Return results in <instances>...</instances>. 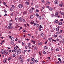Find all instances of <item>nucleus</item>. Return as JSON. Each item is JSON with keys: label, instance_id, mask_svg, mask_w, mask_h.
Masks as SVG:
<instances>
[{"label": "nucleus", "instance_id": "49", "mask_svg": "<svg viewBox=\"0 0 64 64\" xmlns=\"http://www.w3.org/2000/svg\"><path fill=\"white\" fill-rule=\"evenodd\" d=\"M10 11H12V10H12V8H10Z\"/></svg>", "mask_w": 64, "mask_h": 64}, {"label": "nucleus", "instance_id": "7", "mask_svg": "<svg viewBox=\"0 0 64 64\" xmlns=\"http://www.w3.org/2000/svg\"><path fill=\"white\" fill-rule=\"evenodd\" d=\"M12 8H15V6L13 5H12L10 6Z\"/></svg>", "mask_w": 64, "mask_h": 64}, {"label": "nucleus", "instance_id": "60", "mask_svg": "<svg viewBox=\"0 0 64 64\" xmlns=\"http://www.w3.org/2000/svg\"><path fill=\"white\" fill-rule=\"evenodd\" d=\"M26 51H27V50H24V52H26Z\"/></svg>", "mask_w": 64, "mask_h": 64}, {"label": "nucleus", "instance_id": "52", "mask_svg": "<svg viewBox=\"0 0 64 64\" xmlns=\"http://www.w3.org/2000/svg\"><path fill=\"white\" fill-rule=\"evenodd\" d=\"M4 16H7V14H6L4 15Z\"/></svg>", "mask_w": 64, "mask_h": 64}, {"label": "nucleus", "instance_id": "46", "mask_svg": "<svg viewBox=\"0 0 64 64\" xmlns=\"http://www.w3.org/2000/svg\"><path fill=\"white\" fill-rule=\"evenodd\" d=\"M27 61H28V62H29V61H30V60L29 58H28L27 60Z\"/></svg>", "mask_w": 64, "mask_h": 64}, {"label": "nucleus", "instance_id": "51", "mask_svg": "<svg viewBox=\"0 0 64 64\" xmlns=\"http://www.w3.org/2000/svg\"><path fill=\"white\" fill-rule=\"evenodd\" d=\"M59 42L60 43H63V42H62L61 41H59Z\"/></svg>", "mask_w": 64, "mask_h": 64}, {"label": "nucleus", "instance_id": "29", "mask_svg": "<svg viewBox=\"0 0 64 64\" xmlns=\"http://www.w3.org/2000/svg\"><path fill=\"white\" fill-rule=\"evenodd\" d=\"M39 7V6L38 5H36V8H38Z\"/></svg>", "mask_w": 64, "mask_h": 64}, {"label": "nucleus", "instance_id": "41", "mask_svg": "<svg viewBox=\"0 0 64 64\" xmlns=\"http://www.w3.org/2000/svg\"><path fill=\"white\" fill-rule=\"evenodd\" d=\"M30 23L31 24H34V22H31Z\"/></svg>", "mask_w": 64, "mask_h": 64}, {"label": "nucleus", "instance_id": "38", "mask_svg": "<svg viewBox=\"0 0 64 64\" xmlns=\"http://www.w3.org/2000/svg\"><path fill=\"white\" fill-rule=\"evenodd\" d=\"M61 15H64V12H62L61 13Z\"/></svg>", "mask_w": 64, "mask_h": 64}, {"label": "nucleus", "instance_id": "47", "mask_svg": "<svg viewBox=\"0 0 64 64\" xmlns=\"http://www.w3.org/2000/svg\"><path fill=\"white\" fill-rule=\"evenodd\" d=\"M5 54V55H7V54H8V53L7 52H6Z\"/></svg>", "mask_w": 64, "mask_h": 64}, {"label": "nucleus", "instance_id": "54", "mask_svg": "<svg viewBox=\"0 0 64 64\" xmlns=\"http://www.w3.org/2000/svg\"><path fill=\"white\" fill-rule=\"evenodd\" d=\"M13 57H15V54H13Z\"/></svg>", "mask_w": 64, "mask_h": 64}, {"label": "nucleus", "instance_id": "50", "mask_svg": "<svg viewBox=\"0 0 64 64\" xmlns=\"http://www.w3.org/2000/svg\"><path fill=\"white\" fill-rule=\"evenodd\" d=\"M35 62H36V63H37V62H38V60H35Z\"/></svg>", "mask_w": 64, "mask_h": 64}, {"label": "nucleus", "instance_id": "62", "mask_svg": "<svg viewBox=\"0 0 64 64\" xmlns=\"http://www.w3.org/2000/svg\"><path fill=\"white\" fill-rule=\"evenodd\" d=\"M30 64H33V62H30Z\"/></svg>", "mask_w": 64, "mask_h": 64}, {"label": "nucleus", "instance_id": "31", "mask_svg": "<svg viewBox=\"0 0 64 64\" xmlns=\"http://www.w3.org/2000/svg\"><path fill=\"white\" fill-rule=\"evenodd\" d=\"M44 48L45 49H47V46H45L44 47Z\"/></svg>", "mask_w": 64, "mask_h": 64}, {"label": "nucleus", "instance_id": "11", "mask_svg": "<svg viewBox=\"0 0 64 64\" xmlns=\"http://www.w3.org/2000/svg\"><path fill=\"white\" fill-rule=\"evenodd\" d=\"M32 61L34 63H35V60H34V58H32L31 59Z\"/></svg>", "mask_w": 64, "mask_h": 64}, {"label": "nucleus", "instance_id": "28", "mask_svg": "<svg viewBox=\"0 0 64 64\" xmlns=\"http://www.w3.org/2000/svg\"><path fill=\"white\" fill-rule=\"evenodd\" d=\"M43 53H44V54H46V52H45L44 51H43Z\"/></svg>", "mask_w": 64, "mask_h": 64}, {"label": "nucleus", "instance_id": "63", "mask_svg": "<svg viewBox=\"0 0 64 64\" xmlns=\"http://www.w3.org/2000/svg\"><path fill=\"white\" fill-rule=\"evenodd\" d=\"M59 37L60 38H62V36H59Z\"/></svg>", "mask_w": 64, "mask_h": 64}, {"label": "nucleus", "instance_id": "4", "mask_svg": "<svg viewBox=\"0 0 64 64\" xmlns=\"http://www.w3.org/2000/svg\"><path fill=\"white\" fill-rule=\"evenodd\" d=\"M58 24H59L60 25H62L63 24L62 22H58Z\"/></svg>", "mask_w": 64, "mask_h": 64}, {"label": "nucleus", "instance_id": "20", "mask_svg": "<svg viewBox=\"0 0 64 64\" xmlns=\"http://www.w3.org/2000/svg\"><path fill=\"white\" fill-rule=\"evenodd\" d=\"M52 39V38H48V40H49V41H51Z\"/></svg>", "mask_w": 64, "mask_h": 64}, {"label": "nucleus", "instance_id": "58", "mask_svg": "<svg viewBox=\"0 0 64 64\" xmlns=\"http://www.w3.org/2000/svg\"><path fill=\"white\" fill-rule=\"evenodd\" d=\"M17 40H18V39H17V38H16L15 40V41H17Z\"/></svg>", "mask_w": 64, "mask_h": 64}, {"label": "nucleus", "instance_id": "45", "mask_svg": "<svg viewBox=\"0 0 64 64\" xmlns=\"http://www.w3.org/2000/svg\"><path fill=\"white\" fill-rule=\"evenodd\" d=\"M38 30H39V31H41L42 29H41V28H39L38 29Z\"/></svg>", "mask_w": 64, "mask_h": 64}, {"label": "nucleus", "instance_id": "27", "mask_svg": "<svg viewBox=\"0 0 64 64\" xmlns=\"http://www.w3.org/2000/svg\"><path fill=\"white\" fill-rule=\"evenodd\" d=\"M60 34V32H56V34L57 35H58Z\"/></svg>", "mask_w": 64, "mask_h": 64}, {"label": "nucleus", "instance_id": "12", "mask_svg": "<svg viewBox=\"0 0 64 64\" xmlns=\"http://www.w3.org/2000/svg\"><path fill=\"white\" fill-rule=\"evenodd\" d=\"M30 19H33V16L32 15H31L30 16Z\"/></svg>", "mask_w": 64, "mask_h": 64}, {"label": "nucleus", "instance_id": "59", "mask_svg": "<svg viewBox=\"0 0 64 64\" xmlns=\"http://www.w3.org/2000/svg\"><path fill=\"white\" fill-rule=\"evenodd\" d=\"M3 4H4V5H5V4H6V3H5V2H4L3 3Z\"/></svg>", "mask_w": 64, "mask_h": 64}, {"label": "nucleus", "instance_id": "5", "mask_svg": "<svg viewBox=\"0 0 64 64\" xmlns=\"http://www.w3.org/2000/svg\"><path fill=\"white\" fill-rule=\"evenodd\" d=\"M54 3L56 4H58V0H56L55 1Z\"/></svg>", "mask_w": 64, "mask_h": 64}, {"label": "nucleus", "instance_id": "40", "mask_svg": "<svg viewBox=\"0 0 64 64\" xmlns=\"http://www.w3.org/2000/svg\"><path fill=\"white\" fill-rule=\"evenodd\" d=\"M44 35V34L43 33H42L41 34V36H43Z\"/></svg>", "mask_w": 64, "mask_h": 64}, {"label": "nucleus", "instance_id": "37", "mask_svg": "<svg viewBox=\"0 0 64 64\" xmlns=\"http://www.w3.org/2000/svg\"><path fill=\"white\" fill-rule=\"evenodd\" d=\"M28 46H30L31 45V44L30 43H28Z\"/></svg>", "mask_w": 64, "mask_h": 64}, {"label": "nucleus", "instance_id": "17", "mask_svg": "<svg viewBox=\"0 0 64 64\" xmlns=\"http://www.w3.org/2000/svg\"><path fill=\"white\" fill-rule=\"evenodd\" d=\"M42 19L44 20V19H45L44 18V16L42 15Z\"/></svg>", "mask_w": 64, "mask_h": 64}, {"label": "nucleus", "instance_id": "36", "mask_svg": "<svg viewBox=\"0 0 64 64\" xmlns=\"http://www.w3.org/2000/svg\"><path fill=\"white\" fill-rule=\"evenodd\" d=\"M41 16H40L39 17V19L40 20H41Z\"/></svg>", "mask_w": 64, "mask_h": 64}, {"label": "nucleus", "instance_id": "18", "mask_svg": "<svg viewBox=\"0 0 64 64\" xmlns=\"http://www.w3.org/2000/svg\"><path fill=\"white\" fill-rule=\"evenodd\" d=\"M59 6H60V7H62L63 6V4H59Z\"/></svg>", "mask_w": 64, "mask_h": 64}, {"label": "nucleus", "instance_id": "30", "mask_svg": "<svg viewBox=\"0 0 64 64\" xmlns=\"http://www.w3.org/2000/svg\"><path fill=\"white\" fill-rule=\"evenodd\" d=\"M36 16H37V17H39V14H36Z\"/></svg>", "mask_w": 64, "mask_h": 64}, {"label": "nucleus", "instance_id": "22", "mask_svg": "<svg viewBox=\"0 0 64 64\" xmlns=\"http://www.w3.org/2000/svg\"><path fill=\"white\" fill-rule=\"evenodd\" d=\"M49 10L50 11H52V10H53V8H49Z\"/></svg>", "mask_w": 64, "mask_h": 64}, {"label": "nucleus", "instance_id": "34", "mask_svg": "<svg viewBox=\"0 0 64 64\" xmlns=\"http://www.w3.org/2000/svg\"><path fill=\"white\" fill-rule=\"evenodd\" d=\"M9 26H11L12 25V23H10L9 24Z\"/></svg>", "mask_w": 64, "mask_h": 64}, {"label": "nucleus", "instance_id": "55", "mask_svg": "<svg viewBox=\"0 0 64 64\" xmlns=\"http://www.w3.org/2000/svg\"><path fill=\"white\" fill-rule=\"evenodd\" d=\"M54 36L55 37H57V35L55 34L54 35Z\"/></svg>", "mask_w": 64, "mask_h": 64}, {"label": "nucleus", "instance_id": "35", "mask_svg": "<svg viewBox=\"0 0 64 64\" xmlns=\"http://www.w3.org/2000/svg\"><path fill=\"white\" fill-rule=\"evenodd\" d=\"M22 31L24 32H26V31L24 30H23Z\"/></svg>", "mask_w": 64, "mask_h": 64}, {"label": "nucleus", "instance_id": "1", "mask_svg": "<svg viewBox=\"0 0 64 64\" xmlns=\"http://www.w3.org/2000/svg\"><path fill=\"white\" fill-rule=\"evenodd\" d=\"M22 52V50L20 49H18L17 50V51H16L15 52V54L16 55L19 54Z\"/></svg>", "mask_w": 64, "mask_h": 64}, {"label": "nucleus", "instance_id": "26", "mask_svg": "<svg viewBox=\"0 0 64 64\" xmlns=\"http://www.w3.org/2000/svg\"><path fill=\"white\" fill-rule=\"evenodd\" d=\"M32 10L31 9H30V13H31L32 12Z\"/></svg>", "mask_w": 64, "mask_h": 64}, {"label": "nucleus", "instance_id": "6", "mask_svg": "<svg viewBox=\"0 0 64 64\" xmlns=\"http://www.w3.org/2000/svg\"><path fill=\"white\" fill-rule=\"evenodd\" d=\"M58 12H56V13L55 16L56 17H58Z\"/></svg>", "mask_w": 64, "mask_h": 64}, {"label": "nucleus", "instance_id": "21", "mask_svg": "<svg viewBox=\"0 0 64 64\" xmlns=\"http://www.w3.org/2000/svg\"><path fill=\"white\" fill-rule=\"evenodd\" d=\"M24 15H25L27 14V12H23Z\"/></svg>", "mask_w": 64, "mask_h": 64}, {"label": "nucleus", "instance_id": "44", "mask_svg": "<svg viewBox=\"0 0 64 64\" xmlns=\"http://www.w3.org/2000/svg\"><path fill=\"white\" fill-rule=\"evenodd\" d=\"M30 51H31L30 50H29L28 51V52H30Z\"/></svg>", "mask_w": 64, "mask_h": 64}, {"label": "nucleus", "instance_id": "43", "mask_svg": "<svg viewBox=\"0 0 64 64\" xmlns=\"http://www.w3.org/2000/svg\"><path fill=\"white\" fill-rule=\"evenodd\" d=\"M22 21H23V22H26L25 20H24V19H23V20H22Z\"/></svg>", "mask_w": 64, "mask_h": 64}, {"label": "nucleus", "instance_id": "15", "mask_svg": "<svg viewBox=\"0 0 64 64\" xmlns=\"http://www.w3.org/2000/svg\"><path fill=\"white\" fill-rule=\"evenodd\" d=\"M20 61L21 63H23L24 61L23 60V59L21 58V60H20Z\"/></svg>", "mask_w": 64, "mask_h": 64}, {"label": "nucleus", "instance_id": "32", "mask_svg": "<svg viewBox=\"0 0 64 64\" xmlns=\"http://www.w3.org/2000/svg\"><path fill=\"white\" fill-rule=\"evenodd\" d=\"M42 3H45V2H44V0H42Z\"/></svg>", "mask_w": 64, "mask_h": 64}, {"label": "nucleus", "instance_id": "10", "mask_svg": "<svg viewBox=\"0 0 64 64\" xmlns=\"http://www.w3.org/2000/svg\"><path fill=\"white\" fill-rule=\"evenodd\" d=\"M34 49L35 50H37L38 49V48L37 47L35 46L34 48Z\"/></svg>", "mask_w": 64, "mask_h": 64}, {"label": "nucleus", "instance_id": "61", "mask_svg": "<svg viewBox=\"0 0 64 64\" xmlns=\"http://www.w3.org/2000/svg\"><path fill=\"white\" fill-rule=\"evenodd\" d=\"M36 12H39V10H36Z\"/></svg>", "mask_w": 64, "mask_h": 64}, {"label": "nucleus", "instance_id": "42", "mask_svg": "<svg viewBox=\"0 0 64 64\" xmlns=\"http://www.w3.org/2000/svg\"><path fill=\"white\" fill-rule=\"evenodd\" d=\"M39 27H40V28H43V27H42V26H41V25Z\"/></svg>", "mask_w": 64, "mask_h": 64}, {"label": "nucleus", "instance_id": "64", "mask_svg": "<svg viewBox=\"0 0 64 64\" xmlns=\"http://www.w3.org/2000/svg\"><path fill=\"white\" fill-rule=\"evenodd\" d=\"M58 57H60V54H58Z\"/></svg>", "mask_w": 64, "mask_h": 64}, {"label": "nucleus", "instance_id": "53", "mask_svg": "<svg viewBox=\"0 0 64 64\" xmlns=\"http://www.w3.org/2000/svg\"><path fill=\"white\" fill-rule=\"evenodd\" d=\"M10 58H9L8 60V61H9V60H10Z\"/></svg>", "mask_w": 64, "mask_h": 64}, {"label": "nucleus", "instance_id": "13", "mask_svg": "<svg viewBox=\"0 0 64 64\" xmlns=\"http://www.w3.org/2000/svg\"><path fill=\"white\" fill-rule=\"evenodd\" d=\"M1 52L2 54H3V52H4V50H3V49H2L1 50Z\"/></svg>", "mask_w": 64, "mask_h": 64}, {"label": "nucleus", "instance_id": "57", "mask_svg": "<svg viewBox=\"0 0 64 64\" xmlns=\"http://www.w3.org/2000/svg\"><path fill=\"white\" fill-rule=\"evenodd\" d=\"M14 49H15V50H17V48H16V47H15L14 48Z\"/></svg>", "mask_w": 64, "mask_h": 64}, {"label": "nucleus", "instance_id": "39", "mask_svg": "<svg viewBox=\"0 0 64 64\" xmlns=\"http://www.w3.org/2000/svg\"><path fill=\"white\" fill-rule=\"evenodd\" d=\"M56 50L57 51H59V49L58 48H57L56 49Z\"/></svg>", "mask_w": 64, "mask_h": 64}, {"label": "nucleus", "instance_id": "16", "mask_svg": "<svg viewBox=\"0 0 64 64\" xmlns=\"http://www.w3.org/2000/svg\"><path fill=\"white\" fill-rule=\"evenodd\" d=\"M42 44V42H40L38 44V45H41Z\"/></svg>", "mask_w": 64, "mask_h": 64}, {"label": "nucleus", "instance_id": "3", "mask_svg": "<svg viewBox=\"0 0 64 64\" xmlns=\"http://www.w3.org/2000/svg\"><path fill=\"white\" fill-rule=\"evenodd\" d=\"M23 20V18H18V20L20 22H22V20Z\"/></svg>", "mask_w": 64, "mask_h": 64}, {"label": "nucleus", "instance_id": "9", "mask_svg": "<svg viewBox=\"0 0 64 64\" xmlns=\"http://www.w3.org/2000/svg\"><path fill=\"white\" fill-rule=\"evenodd\" d=\"M8 29H11L12 28V26H9L8 27Z\"/></svg>", "mask_w": 64, "mask_h": 64}, {"label": "nucleus", "instance_id": "48", "mask_svg": "<svg viewBox=\"0 0 64 64\" xmlns=\"http://www.w3.org/2000/svg\"><path fill=\"white\" fill-rule=\"evenodd\" d=\"M36 23H35L34 24V26H35L36 25Z\"/></svg>", "mask_w": 64, "mask_h": 64}, {"label": "nucleus", "instance_id": "14", "mask_svg": "<svg viewBox=\"0 0 64 64\" xmlns=\"http://www.w3.org/2000/svg\"><path fill=\"white\" fill-rule=\"evenodd\" d=\"M31 42H32V43H33V44H35V41L33 40H31Z\"/></svg>", "mask_w": 64, "mask_h": 64}, {"label": "nucleus", "instance_id": "56", "mask_svg": "<svg viewBox=\"0 0 64 64\" xmlns=\"http://www.w3.org/2000/svg\"><path fill=\"white\" fill-rule=\"evenodd\" d=\"M58 60L60 61H61V59L60 58H58Z\"/></svg>", "mask_w": 64, "mask_h": 64}, {"label": "nucleus", "instance_id": "8", "mask_svg": "<svg viewBox=\"0 0 64 64\" xmlns=\"http://www.w3.org/2000/svg\"><path fill=\"white\" fill-rule=\"evenodd\" d=\"M25 4L26 5H29V3L28 2H25Z\"/></svg>", "mask_w": 64, "mask_h": 64}, {"label": "nucleus", "instance_id": "19", "mask_svg": "<svg viewBox=\"0 0 64 64\" xmlns=\"http://www.w3.org/2000/svg\"><path fill=\"white\" fill-rule=\"evenodd\" d=\"M58 20H55L54 21V22L55 23H58Z\"/></svg>", "mask_w": 64, "mask_h": 64}, {"label": "nucleus", "instance_id": "25", "mask_svg": "<svg viewBox=\"0 0 64 64\" xmlns=\"http://www.w3.org/2000/svg\"><path fill=\"white\" fill-rule=\"evenodd\" d=\"M59 28H57L56 29V30L57 31H58L59 30Z\"/></svg>", "mask_w": 64, "mask_h": 64}, {"label": "nucleus", "instance_id": "2", "mask_svg": "<svg viewBox=\"0 0 64 64\" xmlns=\"http://www.w3.org/2000/svg\"><path fill=\"white\" fill-rule=\"evenodd\" d=\"M18 7L19 8H22L23 7V5L20 4L18 5Z\"/></svg>", "mask_w": 64, "mask_h": 64}, {"label": "nucleus", "instance_id": "24", "mask_svg": "<svg viewBox=\"0 0 64 64\" xmlns=\"http://www.w3.org/2000/svg\"><path fill=\"white\" fill-rule=\"evenodd\" d=\"M11 40L12 41H13L14 40V38H11Z\"/></svg>", "mask_w": 64, "mask_h": 64}, {"label": "nucleus", "instance_id": "33", "mask_svg": "<svg viewBox=\"0 0 64 64\" xmlns=\"http://www.w3.org/2000/svg\"><path fill=\"white\" fill-rule=\"evenodd\" d=\"M38 26H39V24H37L36 25V27H38Z\"/></svg>", "mask_w": 64, "mask_h": 64}, {"label": "nucleus", "instance_id": "23", "mask_svg": "<svg viewBox=\"0 0 64 64\" xmlns=\"http://www.w3.org/2000/svg\"><path fill=\"white\" fill-rule=\"evenodd\" d=\"M11 44L12 45H13V44H14V42H11Z\"/></svg>", "mask_w": 64, "mask_h": 64}]
</instances>
